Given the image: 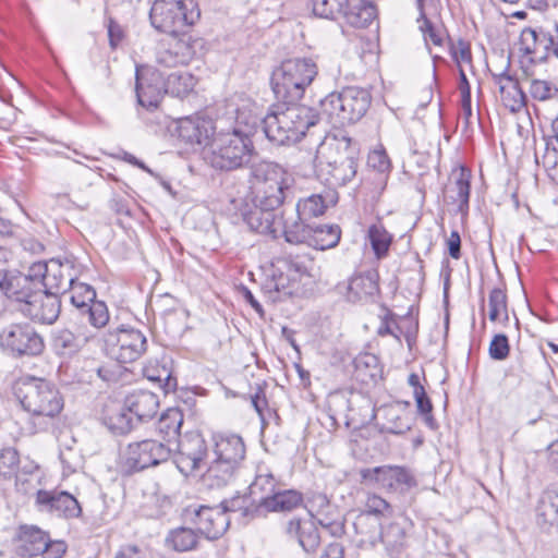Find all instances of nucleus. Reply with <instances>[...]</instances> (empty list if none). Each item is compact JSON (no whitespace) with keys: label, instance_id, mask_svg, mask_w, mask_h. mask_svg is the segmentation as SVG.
Returning <instances> with one entry per match:
<instances>
[{"label":"nucleus","instance_id":"obj_1","mask_svg":"<svg viewBox=\"0 0 558 558\" xmlns=\"http://www.w3.org/2000/svg\"><path fill=\"white\" fill-rule=\"evenodd\" d=\"M0 292L34 323L52 325L61 313L60 296L45 290L37 279L25 278L17 269L0 267Z\"/></svg>","mask_w":558,"mask_h":558},{"label":"nucleus","instance_id":"obj_2","mask_svg":"<svg viewBox=\"0 0 558 558\" xmlns=\"http://www.w3.org/2000/svg\"><path fill=\"white\" fill-rule=\"evenodd\" d=\"M360 145L348 135L326 137L316 150L314 167L329 185L343 186L357 173Z\"/></svg>","mask_w":558,"mask_h":558},{"label":"nucleus","instance_id":"obj_3","mask_svg":"<svg viewBox=\"0 0 558 558\" xmlns=\"http://www.w3.org/2000/svg\"><path fill=\"white\" fill-rule=\"evenodd\" d=\"M317 121L318 114L313 108L282 101L274 105L263 118V131L267 140L277 146L292 145L301 141Z\"/></svg>","mask_w":558,"mask_h":558},{"label":"nucleus","instance_id":"obj_4","mask_svg":"<svg viewBox=\"0 0 558 558\" xmlns=\"http://www.w3.org/2000/svg\"><path fill=\"white\" fill-rule=\"evenodd\" d=\"M214 460L204 474V482L211 488L229 484L242 465L246 447L238 434L215 433L211 437Z\"/></svg>","mask_w":558,"mask_h":558},{"label":"nucleus","instance_id":"obj_5","mask_svg":"<svg viewBox=\"0 0 558 558\" xmlns=\"http://www.w3.org/2000/svg\"><path fill=\"white\" fill-rule=\"evenodd\" d=\"M316 75L317 65L312 59H287L272 71L270 84L278 100L296 102Z\"/></svg>","mask_w":558,"mask_h":558},{"label":"nucleus","instance_id":"obj_6","mask_svg":"<svg viewBox=\"0 0 558 558\" xmlns=\"http://www.w3.org/2000/svg\"><path fill=\"white\" fill-rule=\"evenodd\" d=\"M255 154L252 138L229 129L213 137L207 159L215 169L232 171L248 166Z\"/></svg>","mask_w":558,"mask_h":558},{"label":"nucleus","instance_id":"obj_7","mask_svg":"<svg viewBox=\"0 0 558 558\" xmlns=\"http://www.w3.org/2000/svg\"><path fill=\"white\" fill-rule=\"evenodd\" d=\"M320 113L335 125L351 124L360 121L368 111L372 95L368 89L348 86L333 92L320 100Z\"/></svg>","mask_w":558,"mask_h":558},{"label":"nucleus","instance_id":"obj_8","mask_svg":"<svg viewBox=\"0 0 558 558\" xmlns=\"http://www.w3.org/2000/svg\"><path fill=\"white\" fill-rule=\"evenodd\" d=\"M201 19L196 0H154L149 10L150 25L159 33L180 35Z\"/></svg>","mask_w":558,"mask_h":558},{"label":"nucleus","instance_id":"obj_9","mask_svg":"<svg viewBox=\"0 0 558 558\" xmlns=\"http://www.w3.org/2000/svg\"><path fill=\"white\" fill-rule=\"evenodd\" d=\"M22 407L35 416L54 417L63 409V399L53 384L43 378L29 377L17 388Z\"/></svg>","mask_w":558,"mask_h":558},{"label":"nucleus","instance_id":"obj_10","mask_svg":"<svg viewBox=\"0 0 558 558\" xmlns=\"http://www.w3.org/2000/svg\"><path fill=\"white\" fill-rule=\"evenodd\" d=\"M83 268L81 264H76L71 258L35 262L28 267L27 272H24V277L31 280L37 279L45 290L60 296L68 292V289L82 274Z\"/></svg>","mask_w":558,"mask_h":558},{"label":"nucleus","instance_id":"obj_11","mask_svg":"<svg viewBox=\"0 0 558 558\" xmlns=\"http://www.w3.org/2000/svg\"><path fill=\"white\" fill-rule=\"evenodd\" d=\"M109 355L120 363H132L140 359L147 348L145 335L133 327L121 326L109 330L104 338Z\"/></svg>","mask_w":558,"mask_h":558},{"label":"nucleus","instance_id":"obj_12","mask_svg":"<svg viewBox=\"0 0 558 558\" xmlns=\"http://www.w3.org/2000/svg\"><path fill=\"white\" fill-rule=\"evenodd\" d=\"M172 450L166 442L147 438L130 442L123 457V465L130 472H140L169 460Z\"/></svg>","mask_w":558,"mask_h":558},{"label":"nucleus","instance_id":"obj_13","mask_svg":"<svg viewBox=\"0 0 558 558\" xmlns=\"http://www.w3.org/2000/svg\"><path fill=\"white\" fill-rule=\"evenodd\" d=\"M0 345L14 356H36L44 349L43 337L28 323H15L0 332Z\"/></svg>","mask_w":558,"mask_h":558},{"label":"nucleus","instance_id":"obj_14","mask_svg":"<svg viewBox=\"0 0 558 558\" xmlns=\"http://www.w3.org/2000/svg\"><path fill=\"white\" fill-rule=\"evenodd\" d=\"M156 52V62L165 68L187 65L203 48V40L183 33L169 35Z\"/></svg>","mask_w":558,"mask_h":558},{"label":"nucleus","instance_id":"obj_15","mask_svg":"<svg viewBox=\"0 0 558 558\" xmlns=\"http://www.w3.org/2000/svg\"><path fill=\"white\" fill-rule=\"evenodd\" d=\"M362 482L389 492L407 490L416 486L411 471L403 465H380L360 470Z\"/></svg>","mask_w":558,"mask_h":558},{"label":"nucleus","instance_id":"obj_16","mask_svg":"<svg viewBox=\"0 0 558 558\" xmlns=\"http://www.w3.org/2000/svg\"><path fill=\"white\" fill-rule=\"evenodd\" d=\"M207 445L202 434L187 433L179 441L173 462L184 476L195 475L205 465Z\"/></svg>","mask_w":558,"mask_h":558},{"label":"nucleus","instance_id":"obj_17","mask_svg":"<svg viewBox=\"0 0 558 558\" xmlns=\"http://www.w3.org/2000/svg\"><path fill=\"white\" fill-rule=\"evenodd\" d=\"M35 502L39 511L59 518L74 519L82 514V507L77 499L64 490L39 489L36 493Z\"/></svg>","mask_w":558,"mask_h":558},{"label":"nucleus","instance_id":"obj_18","mask_svg":"<svg viewBox=\"0 0 558 558\" xmlns=\"http://www.w3.org/2000/svg\"><path fill=\"white\" fill-rule=\"evenodd\" d=\"M136 97L138 104L148 109H156L165 93V80L157 71L136 69Z\"/></svg>","mask_w":558,"mask_h":558},{"label":"nucleus","instance_id":"obj_19","mask_svg":"<svg viewBox=\"0 0 558 558\" xmlns=\"http://www.w3.org/2000/svg\"><path fill=\"white\" fill-rule=\"evenodd\" d=\"M247 207L248 205L246 204L245 208ZM241 216L243 222L250 230L271 239H278L280 236V229L282 228L281 211L263 209L255 204L254 208L242 209Z\"/></svg>","mask_w":558,"mask_h":558},{"label":"nucleus","instance_id":"obj_20","mask_svg":"<svg viewBox=\"0 0 558 558\" xmlns=\"http://www.w3.org/2000/svg\"><path fill=\"white\" fill-rule=\"evenodd\" d=\"M197 532L209 541L220 538L229 527L230 519L222 509L201 506L193 519Z\"/></svg>","mask_w":558,"mask_h":558},{"label":"nucleus","instance_id":"obj_21","mask_svg":"<svg viewBox=\"0 0 558 558\" xmlns=\"http://www.w3.org/2000/svg\"><path fill=\"white\" fill-rule=\"evenodd\" d=\"M177 132L186 144L206 145L215 134V126L209 119L185 117L178 121Z\"/></svg>","mask_w":558,"mask_h":558},{"label":"nucleus","instance_id":"obj_22","mask_svg":"<svg viewBox=\"0 0 558 558\" xmlns=\"http://www.w3.org/2000/svg\"><path fill=\"white\" fill-rule=\"evenodd\" d=\"M254 190L292 186L294 180L287 169L276 162L260 161L252 168Z\"/></svg>","mask_w":558,"mask_h":558},{"label":"nucleus","instance_id":"obj_23","mask_svg":"<svg viewBox=\"0 0 558 558\" xmlns=\"http://www.w3.org/2000/svg\"><path fill=\"white\" fill-rule=\"evenodd\" d=\"M305 507L311 517L315 518L322 526L330 529L332 534L341 531V524L336 520V508L325 494L311 493L306 498Z\"/></svg>","mask_w":558,"mask_h":558},{"label":"nucleus","instance_id":"obj_24","mask_svg":"<svg viewBox=\"0 0 558 558\" xmlns=\"http://www.w3.org/2000/svg\"><path fill=\"white\" fill-rule=\"evenodd\" d=\"M535 513L541 529L544 531L558 529V483L550 484L542 492Z\"/></svg>","mask_w":558,"mask_h":558},{"label":"nucleus","instance_id":"obj_25","mask_svg":"<svg viewBox=\"0 0 558 558\" xmlns=\"http://www.w3.org/2000/svg\"><path fill=\"white\" fill-rule=\"evenodd\" d=\"M496 85L499 87L502 104L511 111H518L525 106V94L521 89L518 80L508 73L507 70L493 74Z\"/></svg>","mask_w":558,"mask_h":558},{"label":"nucleus","instance_id":"obj_26","mask_svg":"<svg viewBox=\"0 0 558 558\" xmlns=\"http://www.w3.org/2000/svg\"><path fill=\"white\" fill-rule=\"evenodd\" d=\"M278 487V481L269 469L267 466H258L255 478L247 490L253 498V502L259 505L262 510H264Z\"/></svg>","mask_w":558,"mask_h":558},{"label":"nucleus","instance_id":"obj_27","mask_svg":"<svg viewBox=\"0 0 558 558\" xmlns=\"http://www.w3.org/2000/svg\"><path fill=\"white\" fill-rule=\"evenodd\" d=\"M124 405L128 412L134 415L137 421H143L151 418L157 413L159 399L151 391L136 390L125 398Z\"/></svg>","mask_w":558,"mask_h":558},{"label":"nucleus","instance_id":"obj_28","mask_svg":"<svg viewBox=\"0 0 558 558\" xmlns=\"http://www.w3.org/2000/svg\"><path fill=\"white\" fill-rule=\"evenodd\" d=\"M286 532L291 539H295L307 553L314 551L319 545L320 536L318 529L311 520H290Z\"/></svg>","mask_w":558,"mask_h":558},{"label":"nucleus","instance_id":"obj_29","mask_svg":"<svg viewBox=\"0 0 558 558\" xmlns=\"http://www.w3.org/2000/svg\"><path fill=\"white\" fill-rule=\"evenodd\" d=\"M49 535L36 526H22L17 537L16 553L21 557L41 555L48 544Z\"/></svg>","mask_w":558,"mask_h":558},{"label":"nucleus","instance_id":"obj_30","mask_svg":"<svg viewBox=\"0 0 558 558\" xmlns=\"http://www.w3.org/2000/svg\"><path fill=\"white\" fill-rule=\"evenodd\" d=\"M451 178L450 198L458 206V211L466 215L470 207L471 171L466 167L460 166L452 171Z\"/></svg>","mask_w":558,"mask_h":558},{"label":"nucleus","instance_id":"obj_31","mask_svg":"<svg viewBox=\"0 0 558 558\" xmlns=\"http://www.w3.org/2000/svg\"><path fill=\"white\" fill-rule=\"evenodd\" d=\"M262 112L257 104L246 100L235 110L234 124L230 130L243 132L253 140L259 123L263 124Z\"/></svg>","mask_w":558,"mask_h":558},{"label":"nucleus","instance_id":"obj_32","mask_svg":"<svg viewBox=\"0 0 558 558\" xmlns=\"http://www.w3.org/2000/svg\"><path fill=\"white\" fill-rule=\"evenodd\" d=\"M183 421L184 415L179 408H169L162 412L156 423V432L161 436V441L167 445L177 441L180 437Z\"/></svg>","mask_w":558,"mask_h":558},{"label":"nucleus","instance_id":"obj_33","mask_svg":"<svg viewBox=\"0 0 558 558\" xmlns=\"http://www.w3.org/2000/svg\"><path fill=\"white\" fill-rule=\"evenodd\" d=\"M341 16L353 27H367L376 17V7L361 0H350V5L344 8Z\"/></svg>","mask_w":558,"mask_h":558},{"label":"nucleus","instance_id":"obj_34","mask_svg":"<svg viewBox=\"0 0 558 558\" xmlns=\"http://www.w3.org/2000/svg\"><path fill=\"white\" fill-rule=\"evenodd\" d=\"M341 238L338 225H312L308 246L325 251L335 247Z\"/></svg>","mask_w":558,"mask_h":558},{"label":"nucleus","instance_id":"obj_35","mask_svg":"<svg viewBox=\"0 0 558 558\" xmlns=\"http://www.w3.org/2000/svg\"><path fill=\"white\" fill-rule=\"evenodd\" d=\"M408 384L413 389V397L416 402L417 411L424 416L425 424L430 429L438 427L435 417L432 414L433 404L430 399L427 397L424 386L421 384V377L416 373H411L408 378Z\"/></svg>","mask_w":558,"mask_h":558},{"label":"nucleus","instance_id":"obj_36","mask_svg":"<svg viewBox=\"0 0 558 558\" xmlns=\"http://www.w3.org/2000/svg\"><path fill=\"white\" fill-rule=\"evenodd\" d=\"M379 290L376 274H360L351 278L348 286V299L356 302L375 295Z\"/></svg>","mask_w":558,"mask_h":558},{"label":"nucleus","instance_id":"obj_37","mask_svg":"<svg viewBox=\"0 0 558 558\" xmlns=\"http://www.w3.org/2000/svg\"><path fill=\"white\" fill-rule=\"evenodd\" d=\"M221 506L226 514L227 512H238L244 519H254L256 517L264 515V510H262L259 505L253 502L250 492H247V494L235 495L228 500H223Z\"/></svg>","mask_w":558,"mask_h":558},{"label":"nucleus","instance_id":"obj_38","mask_svg":"<svg viewBox=\"0 0 558 558\" xmlns=\"http://www.w3.org/2000/svg\"><path fill=\"white\" fill-rule=\"evenodd\" d=\"M198 532L193 529L180 526L169 531L166 545L178 553L195 550L198 545Z\"/></svg>","mask_w":558,"mask_h":558},{"label":"nucleus","instance_id":"obj_39","mask_svg":"<svg viewBox=\"0 0 558 558\" xmlns=\"http://www.w3.org/2000/svg\"><path fill=\"white\" fill-rule=\"evenodd\" d=\"M292 186H277L254 190V204L263 209L280 211Z\"/></svg>","mask_w":558,"mask_h":558},{"label":"nucleus","instance_id":"obj_40","mask_svg":"<svg viewBox=\"0 0 558 558\" xmlns=\"http://www.w3.org/2000/svg\"><path fill=\"white\" fill-rule=\"evenodd\" d=\"M307 219L296 218L293 220H286L282 217V228L280 229V236L282 235L286 242L290 244H308L312 225L305 223Z\"/></svg>","mask_w":558,"mask_h":558},{"label":"nucleus","instance_id":"obj_41","mask_svg":"<svg viewBox=\"0 0 558 558\" xmlns=\"http://www.w3.org/2000/svg\"><path fill=\"white\" fill-rule=\"evenodd\" d=\"M303 501L302 494L294 489H280L279 487L264 508V515L268 512L291 511Z\"/></svg>","mask_w":558,"mask_h":558},{"label":"nucleus","instance_id":"obj_42","mask_svg":"<svg viewBox=\"0 0 558 558\" xmlns=\"http://www.w3.org/2000/svg\"><path fill=\"white\" fill-rule=\"evenodd\" d=\"M543 37H546V31L524 28L520 36V51L525 56H535L539 59L547 58Z\"/></svg>","mask_w":558,"mask_h":558},{"label":"nucleus","instance_id":"obj_43","mask_svg":"<svg viewBox=\"0 0 558 558\" xmlns=\"http://www.w3.org/2000/svg\"><path fill=\"white\" fill-rule=\"evenodd\" d=\"M196 78L189 72L171 73L165 81V93L173 97L184 98L193 92Z\"/></svg>","mask_w":558,"mask_h":558},{"label":"nucleus","instance_id":"obj_44","mask_svg":"<svg viewBox=\"0 0 558 558\" xmlns=\"http://www.w3.org/2000/svg\"><path fill=\"white\" fill-rule=\"evenodd\" d=\"M367 238L377 258L380 259L387 256L393 236L380 221L369 226Z\"/></svg>","mask_w":558,"mask_h":558},{"label":"nucleus","instance_id":"obj_45","mask_svg":"<svg viewBox=\"0 0 558 558\" xmlns=\"http://www.w3.org/2000/svg\"><path fill=\"white\" fill-rule=\"evenodd\" d=\"M82 318L94 327L95 329H101L106 327L110 320V314L107 304L104 301L96 300L87 307L78 312Z\"/></svg>","mask_w":558,"mask_h":558},{"label":"nucleus","instance_id":"obj_46","mask_svg":"<svg viewBox=\"0 0 558 558\" xmlns=\"http://www.w3.org/2000/svg\"><path fill=\"white\" fill-rule=\"evenodd\" d=\"M313 13L322 19L335 20L341 15L350 0H307Z\"/></svg>","mask_w":558,"mask_h":558},{"label":"nucleus","instance_id":"obj_47","mask_svg":"<svg viewBox=\"0 0 558 558\" xmlns=\"http://www.w3.org/2000/svg\"><path fill=\"white\" fill-rule=\"evenodd\" d=\"M353 365L356 378L362 381H367V379H374L376 377L379 367V360L373 353L363 352L354 357Z\"/></svg>","mask_w":558,"mask_h":558},{"label":"nucleus","instance_id":"obj_48","mask_svg":"<svg viewBox=\"0 0 558 558\" xmlns=\"http://www.w3.org/2000/svg\"><path fill=\"white\" fill-rule=\"evenodd\" d=\"M70 292V301L71 304L81 312L94 301H96V291L95 289L84 282L77 281V279L73 282V284L68 289Z\"/></svg>","mask_w":558,"mask_h":558},{"label":"nucleus","instance_id":"obj_49","mask_svg":"<svg viewBox=\"0 0 558 558\" xmlns=\"http://www.w3.org/2000/svg\"><path fill=\"white\" fill-rule=\"evenodd\" d=\"M488 307H489L488 317H489L490 322H496L498 319H501L502 323H507L509 320L507 294L504 289L494 288L489 292Z\"/></svg>","mask_w":558,"mask_h":558},{"label":"nucleus","instance_id":"obj_50","mask_svg":"<svg viewBox=\"0 0 558 558\" xmlns=\"http://www.w3.org/2000/svg\"><path fill=\"white\" fill-rule=\"evenodd\" d=\"M327 209V205L319 194H313L302 198L296 204V214L300 218L311 219L322 216Z\"/></svg>","mask_w":558,"mask_h":558},{"label":"nucleus","instance_id":"obj_51","mask_svg":"<svg viewBox=\"0 0 558 558\" xmlns=\"http://www.w3.org/2000/svg\"><path fill=\"white\" fill-rule=\"evenodd\" d=\"M545 147L542 156L535 154V160L542 165L546 171H558V138L554 133L553 137H546Z\"/></svg>","mask_w":558,"mask_h":558},{"label":"nucleus","instance_id":"obj_52","mask_svg":"<svg viewBox=\"0 0 558 558\" xmlns=\"http://www.w3.org/2000/svg\"><path fill=\"white\" fill-rule=\"evenodd\" d=\"M380 538L388 550L398 553L404 546L405 532L399 523L393 522L383 529Z\"/></svg>","mask_w":558,"mask_h":558},{"label":"nucleus","instance_id":"obj_53","mask_svg":"<svg viewBox=\"0 0 558 558\" xmlns=\"http://www.w3.org/2000/svg\"><path fill=\"white\" fill-rule=\"evenodd\" d=\"M295 278H291L288 274L283 272L274 274L271 280L267 283L269 292H275L277 295L272 296L274 301H280L293 294V286Z\"/></svg>","mask_w":558,"mask_h":558},{"label":"nucleus","instance_id":"obj_54","mask_svg":"<svg viewBox=\"0 0 558 558\" xmlns=\"http://www.w3.org/2000/svg\"><path fill=\"white\" fill-rule=\"evenodd\" d=\"M529 93L538 101H547L558 96V86L551 81L533 78L530 81Z\"/></svg>","mask_w":558,"mask_h":558},{"label":"nucleus","instance_id":"obj_55","mask_svg":"<svg viewBox=\"0 0 558 558\" xmlns=\"http://www.w3.org/2000/svg\"><path fill=\"white\" fill-rule=\"evenodd\" d=\"M53 347L58 353L64 355L73 354L80 349L76 336L69 329H61L56 333Z\"/></svg>","mask_w":558,"mask_h":558},{"label":"nucleus","instance_id":"obj_56","mask_svg":"<svg viewBox=\"0 0 558 558\" xmlns=\"http://www.w3.org/2000/svg\"><path fill=\"white\" fill-rule=\"evenodd\" d=\"M367 166L381 174L390 172L391 161L383 145H378L369 151L367 156Z\"/></svg>","mask_w":558,"mask_h":558},{"label":"nucleus","instance_id":"obj_57","mask_svg":"<svg viewBox=\"0 0 558 558\" xmlns=\"http://www.w3.org/2000/svg\"><path fill=\"white\" fill-rule=\"evenodd\" d=\"M488 353L495 361L506 360L510 353L508 337L504 333L495 335L489 343Z\"/></svg>","mask_w":558,"mask_h":558},{"label":"nucleus","instance_id":"obj_58","mask_svg":"<svg viewBox=\"0 0 558 558\" xmlns=\"http://www.w3.org/2000/svg\"><path fill=\"white\" fill-rule=\"evenodd\" d=\"M132 414L128 412L125 405L117 413L109 416L110 428L118 434H126L133 428Z\"/></svg>","mask_w":558,"mask_h":558},{"label":"nucleus","instance_id":"obj_59","mask_svg":"<svg viewBox=\"0 0 558 558\" xmlns=\"http://www.w3.org/2000/svg\"><path fill=\"white\" fill-rule=\"evenodd\" d=\"M19 464V454L13 448L0 450V473L3 480L10 477Z\"/></svg>","mask_w":558,"mask_h":558},{"label":"nucleus","instance_id":"obj_60","mask_svg":"<svg viewBox=\"0 0 558 558\" xmlns=\"http://www.w3.org/2000/svg\"><path fill=\"white\" fill-rule=\"evenodd\" d=\"M308 264H311V260L300 257H289L283 260L287 274L295 279L308 274Z\"/></svg>","mask_w":558,"mask_h":558},{"label":"nucleus","instance_id":"obj_61","mask_svg":"<svg viewBox=\"0 0 558 558\" xmlns=\"http://www.w3.org/2000/svg\"><path fill=\"white\" fill-rule=\"evenodd\" d=\"M366 511L374 515H384L390 510V505L380 496L369 495L366 499Z\"/></svg>","mask_w":558,"mask_h":558},{"label":"nucleus","instance_id":"obj_62","mask_svg":"<svg viewBox=\"0 0 558 558\" xmlns=\"http://www.w3.org/2000/svg\"><path fill=\"white\" fill-rule=\"evenodd\" d=\"M420 31L424 35L426 44L432 43L435 46H441L444 38L440 31H438L430 21H425L420 24Z\"/></svg>","mask_w":558,"mask_h":558},{"label":"nucleus","instance_id":"obj_63","mask_svg":"<svg viewBox=\"0 0 558 558\" xmlns=\"http://www.w3.org/2000/svg\"><path fill=\"white\" fill-rule=\"evenodd\" d=\"M543 43H546L545 51L547 57L554 56L558 59V24L549 31H546V37H543Z\"/></svg>","mask_w":558,"mask_h":558},{"label":"nucleus","instance_id":"obj_64","mask_svg":"<svg viewBox=\"0 0 558 558\" xmlns=\"http://www.w3.org/2000/svg\"><path fill=\"white\" fill-rule=\"evenodd\" d=\"M146 549L138 545L126 544L120 548L116 558H146Z\"/></svg>","mask_w":558,"mask_h":558}]
</instances>
